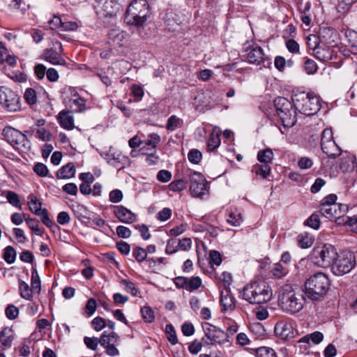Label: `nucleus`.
<instances>
[{
    "mask_svg": "<svg viewBox=\"0 0 357 357\" xmlns=\"http://www.w3.org/2000/svg\"><path fill=\"white\" fill-rule=\"evenodd\" d=\"M314 54L317 59L322 61H328L333 59V50L328 47H318Z\"/></svg>",
    "mask_w": 357,
    "mask_h": 357,
    "instance_id": "nucleus-31",
    "label": "nucleus"
},
{
    "mask_svg": "<svg viewBox=\"0 0 357 357\" xmlns=\"http://www.w3.org/2000/svg\"><path fill=\"white\" fill-rule=\"evenodd\" d=\"M321 213L327 218H336L340 216V205L329 204L320 206Z\"/></svg>",
    "mask_w": 357,
    "mask_h": 357,
    "instance_id": "nucleus-25",
    "label": "nucleus"
},
{
    "mask_svg": "<svg viewBox=\"0 0 357 357\" xmlns=\"http://www.w3.org/2000/svg\"><path fill=\"white\" fill-rule=\"evenodd\" d=\"M317 38L321 43L328 46H333L336 44L337 33L332 28L324 27L320 29Z\"/></svg>",
    "mask_w": 357,
    "mask_h": 357,
    "instance_id": "nucleus-20",
    "label": "nucleus"
},
{
    "mask_svg": "<svg viewBox=\"0 0 357 357\" xmlns=\"http://www.w3.org/2000/svg\"><path fill=\"white\" fill-rule=\"evenodd\" d=\"M24 98L26 102L30 105L35 104L37 100L36 93L35 90L31 88H28L26 89L24 94Z\"/></svg>",
    "mask_w": 357,
    "mask_h": 357,
    "instance_id": "nucleus-52",
    "label": "nucleus"
},
{
    "mask_svg": "<svg viewBox=\"0 0 357 357\" xmlns=\"http://www.w3.org/2000/svg\"><path fill=\"white\" fill-rule=\"evenodd\" d=\"M220 303L222 305L221 312H225L230 310L233 311L236 307V300L231 293L229 287H225L220 294Z\"/></svg>",
    "mask_w": 357,
    "mask_h": 357,
    "instance_id": "nucleus-16",
    "label": "nucleus"
},
{
    "mask_svg": "<svg viewBox=\"0 0 357 357\" xmlns=\"http://www.w3.org/2000/svg\"><path fill=\"white\" fill-rule=\"evenodd\" d=\"M132 256L135 257L137 261L141 263L146 259V250L144 248L137 246L132 250Z\"/></svg>",
    "mask_w": 357,
    "mask_h": 357,
    "instance_id": "nucleus-51",
    "label": "nucleus"
},
{
    "mask_svg": "<svg viewBox=\"0 0 357 357\" xmlns=\"http://www.w3.org/2000/svg\"><path fill=\"white\" fill-rule=\"evenodd\" d=\"M2 135L15 149L23 151L29 147L30 142L26 135L12 127L4 128Z\"/></svg>",
    "mask_w": 357,
    "mask_h": 357,
    "instance_id": "nucleus-8",
    "label": "nucleus"
},
{
    "mask_svg": "<svg viewBox=\"0 0 357 357\" xmlns=\"http://www.w3.org/2000/svg\"><path fill=\"white\" fill-rule=\"evenodd\" d=\"M188 160L193 164H198L202 158V153L197 149H192L188 155Z\"/></svg>",
    "mask_w": 357,
    "mask_h": 357,
    "instance_id": "nucleus-55",
    "label": "nucleus"
},
{
    "mask_svg": "<svg viewBox=\"0 0 357 357\" xmlns=\"http://www.w3.org/2000/svg\"><path fill=\"white\" fill-rule=\"evenodd\" d=\"M331 286L328 275L322 272H317L310 275L305 281V294L312 301L322 299L327 294Z\"/></svg>",
    "mask_w": 357,
    "mask_h": 357,
    "instance_id": "nucleus-1",
    "label": "nucleus"
},
{
    "mask_svg": "<svg viewBox=\"0 0 357 357\" xmlns=\"http://www.w3.org/2000/svg\"><path fill=\"white\" fill-rule=\"evenodd\" d=\"M183 125V121L176 116V115H172L167 121L166 129L169 131H174L175 130L180 128Z\"/></svg>",
    "mask_w": 357,
    "mask_h": 357,
    "instance_id": "nucleus-35",
    "label": "nucleus"
},
{
    "mask_svg": "<svg viewBox=\"0 0 357 357\" xmlns=\"http://www.w3.org/2000/svg\"><path fill=\"white\" fill-rule=\"evenodd\" d=\"M202 328L205 337L212 340L215 344L222 345L229 342V334L220 328L207 322L202 324Z\"/></svg>",
    "mask_w": 357,
    "mask_h": 357,
    "instance_id": "nucleus-10",
    "label": "nucleus"
},
{
    "mask_svg": "<svg viewBox=\"0 0 357 357\" xmlns=\"http://www.w3.org/2000/svg\"><path fill=\"white\" fill-rule=\"evenodd\" d=\"M252 172L257 175L261 176L264 178H266L271 172V167L268 164H256L252 168Z\"/></svg>",
    "mask_w": 357,
    "mask_h": 357,
    "instance_id": "nucleus-37",
    "label": "nucleus"
},
{
    "mask_svg": "<svg viewBox=\"0 0 357 357\" xmlns=\"http://www.w3.org/2000/svg\"><path fill=\"white\" fill-rule=\"evenodd\" d=\"M29 199V210L36 215H40V214L43 212V208H41L42 203L39 202L38 198L34 195H30Z\"/></svg>",
    "mask_w": 357,
    "mask_h": 357,
    "instance_id": "nucleus-34",
    "label": "nucleus"
},
{
    "mask_svg": "<svg viewBox=\"0 0 357 357\" xmlns=\"http://www.w3.org/2000/svg\"><path fill=\"white\" fill-rule=\"evenodd\" d=\"M121 284L127 292L130 293L132 296H137L138 289L136 288L133 282L128 280L124 279L121 281Z\"/></svg>",
    "mask_w": 357,
    "mask_h": 357,
    "instance_id": "nucleus-56",
    "label": "nucleus"
},
{
    "mask_svg": "<svg viewBox=\"0 0 357 357\" xmlns=\"http://www.w3.org/2000/svg\"><path fill=\"white\" fill-rule=\"evenodd\" d=\"M5 312L9 319H15L18 316L19 310L13 305H8Z\"/></svg>",
    "mask_w": 357,
    "mask_h": 357,
    "instance_id": "nucleus-64",
    "label": "nucleus"
},
{
    "mask_svg": "<svg viewBox=\"0 0 357 357\" xmlns=\"http://www.w3.org/2000/svg\"><path fill=\"white\" fill-rule=\"evenodd\" d=\"M84 342L89 349L96 351L98 348V344L100 343V339L97 337H85Z\"/></svg>",
    "mask_w": 357,
    "mask_h": 357,
    "instance_id": "nucleus-61",
    "label": "nucleus"
},
{
    "mask_svg": "<svg viewBox=\"0 0 357 357\" xmlns=\"http://www.w3.org/2000/svg\"><path fill=\"white\" fill-rule=\"evenodd\" d=\"M17 252L15 248L8 245L3 250V258L9 264H13L16 259Z\"/></svg>",
    "mask_w": 357,
    "mask_h": 357,
    "instance_id": "nucleus-42",
    "label": "nucleus"
},
{
    "mask_svg": "<svg viewBox=\"0 0 357 357\" xmlns=\"http://www.w3.org/2000/svg\"><path fill=\"white\" fill-rule=\"evenodd\" d=\"M190 190L193 197H202L207 192L206 179L204 176L197 172L190 175Z\"/></svg>",
    "mask_w": 357,
    "mask_h": 357,
    "instance_id": "nucleus-13",
    "label": "nucleus"
},
{
    "mask_svg": "<svg viewBox=\"0 0 357 357\" xmlns=\"http://www.w3.org/2000/svg\"><path fill=\"white\" fill-rule=\"evenodd\" d=\"M273 159V153L271 149L267 148L264 150H260L257 153V160L266 165H269Z\"/></svg>",
    "mask_w": 357,
    "mask_h": 357,
    "instance_id": "nucleus-33",
    "label": "nucleus"
},
{
    "mask_svg": "<svg viewBox=\"0 0 357 357\" xmlns=\"http://www.w3.org/2000/svg\"><path fill=\"white\" fill-rule=\"evenodd\" d=\"M75 174V167L73 162H68L67 165L63 166L56 174L58 178H70Z\"/></svg>",
    "mask_w": 357,
    "mask_h": 357,
    "instance_id": "nucleus-30",
    "label": "nucleus"
},
{
    "mask_svg": "<svg viewBox=\"0 0 357 357\" xmlns=\"http://www.w3.org/2000/svg\"><path fill=\"white\" fill-rule=\"evenodd\" d=\"M227 222L232 226H240L243 222L241 213L238 211L231 212L229 214Z\"/></svg>",
    "mask_w": 357,
    "mask_h": 357,
    "instance_id": "nucleus-46",
    "label": "nucleus"
},
{
    "mask_svg": "<svg viewBox=\"0 0 357 357\" xmlns=\"http://www.w3.org/2000/svg\"><path fill=\"white\" fill-rule=\"evenodd\" d=\"M34 172L40 176L45 177L47 175L49 171L45 165L38 162L33 167Z\"/></svg>",
    "mask_w": 357,
    "mask_h": 357,
    "instance_id": "nucleus-60",
    "label": "nucleus"
},
{
    "mask_svg": "<svg viewBox=\"0 0 357 357\" xmlns=\"http://www.w3.org/2000/svg\"><path fill=\"white\" fill-rule=\"evenodd\" d=\"M305 225L314 229H317L320 226L319 215L317 213H312L305 222Z\"/></svg>",
    "mask_w": 357,
    "mask_h": 357,
    "instance_id": "nucleus-48",
    "label": "nucleus"
},
{
    "mask_svg": "<svg viewBox=\"0 0 357 357\" xmlns=\"http://www.w3.org/2000/svg\"><path fill=\"white\" fill-rule=\"evenodd\" d=\"M31 285L33 291H36L37 293L40 291V279L37 270L33 268L31 271Z\"/></svg>",
    "mask_w": 357,
    "mask_h": 357,
    "instance_id": "nucleus-47",
    "label": "nucleus"
},
{
    "mask_svg": "<svg viewBox=\"0 0 357 357\" xmlns=\"http://www.w3.org/2000/svg\"><path fill=\"white\" fill-rule=\"evenodd\" d=\"M274 105L278 114L285 110L294 107L293 102H291L288 99L284 97L276 98L274 100Z\"/></svg>",
    "mask_w": 357,
    "mask_h": 357,
    "instance_id": "nucleus-28",
    "label": "nucleus"
},
{
    "mask_svg": "<svg viewBox=\"0 0 357 357\" xmlns=\"http://www.w3.org/2000/svg\"><path fill=\"white\" fill-rule=\"evenodd\" d=\"M0 104L10 112H15L20 108L18 96L4 86H0Z\"/></svg>",
    "mask_w": 357,
    "mask_h": 357,
    "instance_id": "nucleus-11",
    "label": "nucleus"
},
{
    "mask_svg": "<svg viewBox=\"0 0 357 357\" xmlns=\"http://www.w3.org/2000/svg\"><path fill=\"white\" fill-rule=\"evenodd\" d=\"M114 213L119 221L126 224H131L136 220V215L123 206H114Z\"/></svg>",
    "mask_w": 357,
    "mask_h": 357,
    "instance_id": "nucleus-18",
    "label": "nucleus"
},
{
    "mask_svg": "<svg viewBox=\"0 0 357 357\" xmlns=\"http://www.w3.org/2000/svg\"><path fill=\"white\" fill-rule=\"evenodd\" d=\"M119 342V336L114 332L107 333L104 331L100 337V345L105 349V352L110 356L119 355V351L116 347Z\"/></svg>",
    "mask_w": 357,
    "mask_h": 357,
    "instance_id": "nucleus-12",
    "label": "nucleus"
},
{
    "mask_svg": "<svg viewBox=\"0 0 357 357\" xmlns=\"http://www.w3.org/2000/svg\"><path fill=\"white\" fill-rule=\"evenodd\" d=\"M3 195L6 197L8 202L12 206L20 209L22 208L21 204L20 203L19 196L16 192L11 190H6L3 192Z\"/></svg>",
    "mask_w": 357,
    "mask_h": 357,
    "instance_id": "nucleus-40",
    "label": "nucleus"
},
{
    "mask_svg": "<svg viewBox=\"0 0 357 357\" xmlns=\"http://www.w3.org/2000/svg\"><path fill=\"white\" fill-rule=\"evenodd\" d=\"M340 167L343 172H352L355 168L353 158L351 156L342 158L341 159Z\"/></svg>",
    "mask_w": 357,
    "mask_h": 357,
    "instance_id": "nucleus-41",
    "label": "nucleus"
},
{
    "mask_svg": "<svg viewBox=\"0 0 357 357\" xmlns=\"http://www.w3.org/2000/svg\"><path fill=\"white\" fill-rule=\"evenodd\" d=\"M287 273V268L280 262L275 264L271 269L273 276L277 278H281L285 276Z\"/></svg>",
    "mask_w": 357,
    "mask_h": 357,
    "instance_id": "nucleus-43",
    "label": "nucleus"
},
{
    "mask_svg": "<svg viewBox=\"0 0 357 357\" xmlns=\"http://www.w3.org/2000/svg\"><path fill=\"white\" fill-rule=\"evenodd\" d=\"M99 12L105 17L115 16L121 9V5L116 0H99Z\"/></svg>",
    "mask_w": 357,
    "mask_h": 357,
    "instance_id": "nucleus-15",
    "label": "nucleus"
},
{
    "mask_svg": "<svg viewBox=\"0 0 357 357\" xmlns=\"http://www.w3.org/2000/svg\"><path fill=\"white\" fill-rule=\"evenodd\" d=\"M19 290H20V296L23 298H24L26 300H29V301H30L32 298V297H33L32 291L33 290L32 289V287L30 288L29 284L26 282H25L24 281L20 280Z\"/></svg>",
    "mask_w": 357,
    "mask_h": 357,
    "instance_id": "nucleus-38",
    "label": "nucleus"
},
{
    "mask_svg": "<svg viewBox=\"0 0 357 357\" xmlns=\"http://www.w3.org/2000/svg\"><path fill=\"white\" fill-rule=\"evenodd\" d=\"M246 59L250 63L259 65L264 62V54L259 46H252L246 47Z\"/></svg>",
    "mask_w": 357,
    "mask_h": 357,
    "instance_id": "nucleus-19",
    "label": "nucleus"
},
{
    "mask_svg": "<svg viewBox=\"0 0 357 357\" xmlns=\"http://www.w3.org/2000/svg\"><path fill=\"white\" fill-rule=\"evenodd\" d=\"M149 14V6L146 0H134L128 6L125 13L126 23L137 27L142 26Z\"/></svg>",
    "mask_w": 357,
    "mask_h": 357,
    "instance_id": "nucleus-4",
    "label": "nucleus"
},
{
    "mask_svg": "<svg viewBox=\"0 0 357 357\" xmlns=\"http://www.w3.org/2000/svg\"><path fill=\"white\" fill-rule=\"evenodd\" d=\"M345 37L347 42L351 47H357V31L351 29H347L345 31Z\"/></svg>",
    "mask_w": 357,
    "mask_h": 357,
    "instance_id": "nucleus-54",
    "label": "nucleus"
},
{
    "mask_svg": "<svg viewBox=\"0 0 357 357\" xmlns=\"http://www.w3.org/2000/svg\"><path fill=\"white\" fill-rule=\"evenodd\" d=\"M221 131L218 128H214L210 134L207 142V151L211 152L216 149L220 145Z\"/></svg>",
    "mask_w": 357,
    "mask_h": 357,
    "instance_id": "nucleus-27",
    "label": "nucleus"
},
{
    "mask_svg": "<svg viewBox=\"0 0 357 357\" xmlns=\"http://www.w3.org/2000/svg\"><path fill=\"white\" fill-rule=\"evenodd\" d=\"M73 211L75 217L83 224H86L90 219V211L82 204H76L72 207Z\"/></svg>",
    "mask_w": 357,
    "mask_h": 357,
    "instance_id": "nucleus-26",
    "label": "nucleus"
},
{
    "mask_svg": "<svg viewBox=\"0 0 357 357\" xmlns=\"http://www.w3.org/2000/svg\"><path fill=\"white\" fill-rule=\"evenodd\" d=\"M14 331L10 327H4L0 331V351H6L12 347Z\"/></svg>",
    "mask_w": 357,
    "mask_h": 357,
    "instance_id": "nucleus-21",
    "label": "nucleus"
},
{
    "mask_svg": "<svg viewBox=\"0 0 357 357\" xmlns=\"http://www.w3.org/2000/svg\"><path fill=\"white\" fill-rule=\"evenodd\" d=\"M324 339V335L319 331H315L310 334H307L301 338L298 341L299 343H305L310 344V342L317 344H319Z\"/></svg>",
    "mask_w": 357,
    "mask_h": 357,
    "instance_id": "nucleus-29",
    "label": "nucleus"
},
{
    "mask_svg": "<svg viewBox=\"0 0 357 357\" xmlns=\"http://www.w3.org/2000/svg\"><path fill=\"white\" fill-rule=\"evenodd\" d=\"M274 331L275 335L282 340L289 339L294 336L291 324L285 320L277 322L274 328Z\"/></svg>",
    "mask_w": 357,
    "mask_h": 357,
    "instance_id": "nucleus-17",
    "label": "nucleus"
},
{
    "mask_svg": "<svg viewBox=\"0 0 357 357\" xmlns=\"http://www.w3.org/2000/svg\"><path fill=\"white\" fill-rule=\"evenodd\" d=\"M305 298L299 293H296L291 286L282 287L278 296V304L283 311L294 314L303 307Z\"/></svg>",
    "mask_w": 357,
    "mask_h": 357,
    "instance_id": "nucleus-3",
    "label": "nucleus"
},
{
    "mask_svg": "<svg viewBox=\"0 0 357 357\" xmlns=\"http://www.w3.org/2000/svg\"><path fill=\"white\" fill-rule=\"evenodd\" d=\"M57 120L60 126L66 130H71L75 128L74 117L71 111L61 110L57 116Z\"/></svg>",
    "mask_w": 357,
    "mask_h": 357,
    "instance_id": "nucleus-23",
    "label": "nucleus"
},
{
    "mask_svg": "<svg viewBox=\"0 0 357 357\" xmlns=\"http://www.w3.org/2000/svg\"><path fill=\"white\" fill-rule=\"evenodd\" d=\"M91 325L94 330L100 331L106 326V321L103 318L96 317L92 320Z\"/></svg>",
    "mask_w": 357,
    "mask_h": 357,
    "instance_id": "nucleus-58",
    "label": "nucleus"
},
{
    "mask_svg": "<svg viewBox=\"0 0 357 357\" xmlns=\"http://www.w3.org/2000/svg\"><path fill=\"white\" fill-rule=\"evenodd\" d=\"M141 313L143 319L148 323H151L155 319L154 312L148 306H144L141 309Z\"/></svg>",
    "mask_w": 357,
    "mask_h": 357,
    "instance_id": "nucleus-50",
    "label": "nucleus"
},
{
    "mask_svg": "<svg viewBox=\"0 0 357 357\" xmlns=\"http://www.w3.org/2000/svg\"><path fill=\"white\" fill-rule=\"evenodd\" d=\"M26 222L29 227L36 235L41 236L43 233V229L39 227L38 221L33 218L26 219Z\"/></svg>",
    "mask_w": 357,
    "mask_h": 357,
    "instance_id": "nucleus-49",
    "label": "nucleus"
},
{
    "mask_svg": "<svg viewBox=\"0 0 357 357\" xmlns=\"http://www.w3.org/2000/svg\"><path fill=\"white\" fill-rule=\"evenodd\" d=\"M139 151L142 155H146V162L149 165H155L158 163L159 157L156 154V149H150V152H146V146H142Z\"/></svg>",
    "mask_w": 357,
    "mask_h": 357,
    "instance_id": "nucleus-32",
    "label": "nucleus"
},
{
    "mask_svg": "<svg viewBox=\"0 0 357 357\" xmlns=\"http://www.w3.org/2000/svg\"><path fill=\"white\" fill-rule=\"evenodd\" d=\"M296 109L285 110L278 115L280 117L282 123L284 127L290 128L292 127L296 122Z\"/></svg>",
    "mask_w": 357,
    "mask_h": 357,
    "instance_id": "nucleus-24",
    "label": "nucleus"
},
{
    "mask_svg": "<svg viewBox=\"0 0 357 357\" xmlns=\"http://www.w3.org/2000/svg\"><path fill=\"white\" fill-rule=\"evenodd\" d=\"M356 265L354 254L348 250L342 251L331 267L332 272L335 275H343L349 273Z\"/></svg>",
    "mask_w": 357,
    "mask_h": 357,
    "instance_id": "nucleus-7",
    "label": "nucleus"
},
{
    "mask_svg": "<svg viewBox=\"0 0 357 357\" xmlns=\"http://www.w3.org/2000/svg\"><path fill=\"white\" fill-rule=\"evenodd\" d=\"M321 147L322 151L331 158H336L342 153L341 149L334 141L333 131L331 128H326L323 130Z\"/></svg>",
    "mask_w": 357,
    "mask_h": 357,
    "instance_id": "nucleus-9",
    "label": "nucleus"
},
{
    "mask_svg": "<svg viewBox=\"0 0 357 357\" xmlns=\"http://www.w3.org/2000/svg\"><path fill=\"white\" fill-rule=\"evenodd\" d=\"M314 263L317 266L326 268L333 265L338 254L336 248L331 244H324L313 251Z\"/></svg>",
    "mask_w": 357,
    "mask_h": 357,
    "instance_id": "nucleus-6",
    "label": "nucleus"
},
{
    "mask_svg": "<svg viewBox=\"0 0 357 357\" xmlns=\"http://www.w3.org/2000/svg\"><path fill=\"white\" fill-rule=\"evenodd\" d=\"M174 283L178 289H183L191 292L199 289L202 286V281L199 276L190 278L178 276L174 279Z\"/></svg>",
    "mask_w": 357,
    "mask_h": 357,
    "instance_id": "nucleus-14",
    "label": "nucleus"
},
{
    "mask_svg": "<svg viewBox=\"0 0 357 357\" xmlns=\"http://www.w3.org/2000/svg\"><path fill=\"white\" fill-rule=\"evenodd\" d=\"M178 243L174 238L169 239L167 243L165 252L167 255H172L178 250Z\"/></svg>",
    "mask_w": 357,
    "mask_h": 357,
    "instance_id": "nucleus-59",
    "label": "nucleus"
},
{
    "mask_svg": "<svg viewBox=\"0 0 357 357\" xmlns=\"http://www.w3.org/2000/svg\"><path fill=\"white\" fill-rule=\"evenodd\" d=\"M97 303L94 298H90L88 300L85 306V312L88 317L91 316L96 310Z\"/></svg>",
    "mask_w": 357,
    "mask_h": 357,
    "instance_id": "nucleus-63",
    "label": "nucleus"
},
{
    "mask_svg": "<svg viewBox=\"0 0 357 357\" xmlns=\"http://www.w3.org/2000/svg\"><path fill=\"white\" fill-rule=\"evenodd\" d=\"M256 357H278L275 351L268 347H261L254 349Z\"/></svg>",
    "mask_w": 357,
    "mask_h": 357,
    "instance_id": "nucleus-39",
    "label": "nucleus"
},
{
    "mask_svg": "<svg viewBox=\"0 0 357 357\" xmlns=\"http://www.w3.org/2000/svg\"><path fill=\"white\" fill-rule=\"evenodd\" d=\"M286 47L289 52L292 54H298L300 47L298 43L294 39H289L285 43Z\"/></svg>",
    "mask_w": 357,
    "mask_h": 357,
    "instance_id": "nucleus-62",
    "label": "nucleus"
},
{
    "mask_svg": "<svg viewBox=\"0 0 357 357\" xmlns=\"http://www.w3.org/2000/svg\"><path fill=\"white\" fill-rule=\"evenodd\" d=\"M272 290L264 280H257L247 284L243 289L242 298L251 304L265 303L271 300Z\"/></svg>",
    "mask_w": 357,
    "mask_h": 357,
    "instance_id": "nucleus-2",
    "label": "nucleus"
},
{
    "mask_svg": "<svg viewBox=\"0 0 357 357\" xmlns=\"http://www.w3.org/2000/svg\"><path fill=\"white\" fill-rule=\"evenodd\" d=\"M304 68L307 74H314L317 70V65L314 61L307 59L304 63Z\"/></svg>",
    "mask_w": 357,
    "mask_h": 357,
    "instance_id": "nucleus-57",
    "label": "nucleus"
},
{
    "mask_svg": "<svg viewBox=\"0 0 357 357\" xmlns=\"http://www.w3.org/2000/svg\"><path fill=\"white\" fill-rule=\"evenodd\" d=\"M297 243L301 248H308L314 243V238L307 234H301L297 237Z\"/></svg>",
    "mask_w": 357,
    "mask_h": 357,
    "instance_id": "nucleus-36",
    "label": "nucleus"
},
{
    "mask_svg": "<svg viewBox=\"0 0 357 357\" xmlns=\"http://www.w3.org/2000/svg\"><path fill=\"white\" fill-rule=\"evenodd\" d=\"M165 333L168 341L172 345H175L178 343L176 333L172 324H169L166 325Z\"/></svg>",
    "mask_w": 357,
    "mask_h": 357,
    "instance_id": "nucleus-45",
    "label": "nucleus"
},
{
    "mask_svg": "<svg viewBox=\"0 0 357 357\" xmlns=\"http://www.w3.org/2000/svg\"><path fill=\"white\" fill-rule=\"evenodd\" d=\"M126 36V32L118 29H113L109 33V38L119 45H121V42L125 39Z\"/></svg>",
    "mask_w": 357,
    "mask_h": 357,
    "instance_id": "nucleus-44",
    "label": "nucleus"
},
{
    "mask_svg": "<svg viewBox=\"0 0 357 357\" xmlns=\"http://www.w3.org/2000/svg\"><path fill=\"white\" fill-rule=\"evenodd\" d=\"M186 188V183L183 179L173 181L169 185V189L174 192L182 191Z\"/></svg>",
    "mask_w": 357,
    "mask_h": 357,
    "instance_id": "nucleus-53",
    "label": "nucleus"
},
{
    "mask_svg": "<svg viewBox=\"0 0 357 357\" xmlns=\"http://www.w3.org/2000/svg\"><path fill=\"white\" fill-rule=\"evenodd\" d=\"M42 59L52 65L65 66L66 64L61 54L52 48L44 50Z\"/></svg>",
    "mask_w": 357,
    "mask_h": 357,
    "instance_id": "nucleus-22",
    "label": "nucleus"
},
{
    "mask_svg": "<svg viewBox=\"0 0 357 357\" xmlns=\"http://www.w3.org/2000/svg\"><path fill=\"white\" fill-rule=\"evenodd\" d=\"M292 101L295 109L306 116L317 114L321 107L319 98L305 91L294 93Z\"/></svg>",
    "mask_w": 357,
    "mask_h": 357,
    "instance_id": "nucleus-5",
    "label": "nucleus"
}]
</instances>
